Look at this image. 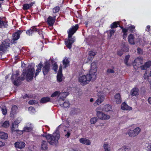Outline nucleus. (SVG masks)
Wrapping results in <instances>:
<instances>
[{
    "label": "nucleus",
    "instance_id": "nucleus-18",
    "mask_svg": "<svg viewBox=\"0 0 151 151\" xmlns=\"http://www.w3.org/2000/svg\"><path fill=\"white\" fill-rule=\"evenodd\" d=\"M33 128L32 125L30 123H28L24 128L23 131L24 132H29L32 130Z\"/></svg>",
    "mask_w": 151,
    "mask_h": 151
},
{
    "label": "nucleus",
    "instance_id": "nucleus-43",
    "mask_svg": "<svg viewBox=\"0 0 151 151\" xmlns=\"http://www.w3.org/2000/svg\"><path fill=\"white\" fill-rule=\"evenodd\" d=\"M122 151H129L131 150V148L127 146H124L122 147L121 148Z\"/></svg>",
    "mask_w": 151,
    "mask_h": 151
},
{
    "label": "nucleus",
    "instance_id": "nucleus-13",
    "mask_svg": "<svg viewBox=\"0 0 151 151\" xmlns=\"http://www.w3.org/2000/svg\"><path fill=\"white\" fill-rule=\"evenodd\" d=\"M25 144L23 142H17L15 143L14 145L16 148L22 149L24 148L25 146Z\"/></svg>",
    "mask_w": 151,
    "mask_h": 151
},
{
    "label": "nucleus",
    "instance_id": "nucleus-5",
    "mask_svg": "<svg viewBox=\"0 0 151 151\" xmlns=\"http://www.w3.org/2000/svg\"><path fill=\"white\" fill-rule=\"evenodd\" d=\"M19 74L18 71H17L16 73L14 75H12L11 77V79L13 81L14 84L16 86L18 85L20 81V80H23L24 78V77H21L20 78L18 77Z\"/></svg>",
    "mask_w": 151,
    "mask_h": 151
},
{
    "label": "nucleus",
    "instance_id": "nucleus-47",
    "mask_svg": "<svg viewBox=\"0 0 151 151\" xmlns=\"http://www.w3.org/2000/svg\"><path fill=\"white\" fill-rule=\"evenodd\" d=\"M134 130L136 136L139 133L141 130V129L138 127L134 129Z\"/></svg>",
    "mask_w": 151,
    "mask_h": 151
},
{
    "label": "nucleus",
    "instance_id": "nucleus-57",
    "mask_svg": "<svg viewBox=\"0 0 151 151\" xmlns=\"http://www.w3.org/2000/svg\"><path fill=\"white\" fill-rule=\"evenodd\" d=\"M147 151H151V144H149L147 147Z\"/></svg>",
    "mask_w": 151,
    "mask_h": 151
},
{
    "label": "nucleus",
    "instance_id": "nucleus-25",
    "mask_svg": "<svg viewBox=\"0 0 151 151\" xmlns=\"http://www.w3.org/2000/svg\"><path fill=\"white\" fill-rule=\"evenodd\" d=\"M69 95V93L68 92H60L59 95L60 98L59 99H64Z\"/></svg>",
    "mask_w": 151,
    "mask_h": 151
},
{
    "label": "nucleus",
    "instance_id": "nucleus-46",
    "mask_svg": "<svg viewBox=\"0 0 151 151\" xmlns=\"http://www.w3.org/2000/svg\"><path fill=\"white\" fill-rule=\"evenodd\" d=\"M21 121V118H18L16 119L12 124L15 125V126H17V127H18V124Z\"/></svg>",
    "mask_w": 151,
    "mask_h": 151
},
{
    "label": "nucleus",
    "instance_id": "nucleus-55",
    "mask_svg": "<svg viewBox=\"0 0 151 151\" xmlns=\"http://www.w3.org/2000/svg\"><path fill=\"white\" fill-rule=\"evenodd\" d=\"M107 72L108 73H114V70L111 69H108Z\"/></svg>",
    "mask_w": 151,
    "mask_h": 151
},
{
    "label": "nucleus",
    "instance_id": "nucleus-41",
    "mask_svg": "<svg viewBox=\"0 0 151 151\" xmlns=\"http://www.w3.org/2000/svg\"><path fill=\"white\" fill-rule=\"evenodd\" d=\"M105 151H110V145L108 144H104L103 146Z\"/></svg>",
    "mask_w": 151,
    "mask_h": 151
},
{
    "label": "nucleus",
    "instance_id": "nucleus-32",
    "mask_svg": "<svg viewBox=\"0 0 151 151\" xmlns=\"http://www.w3.org/2000/svg\"><path fill=\"white\" fill-rule=\"evenodd\" d=\"M115 31V30L114 29H111L109 30V31H107L108 33V38L110 39L111 36L114 35Z\"/></svg>",
    "mask_w": 151,
    "mask_h": 151
},
{
    "label": "nucleus",
    "instance_id": "nucleus-33",
    "mask_svg": "<svg viewBox=\"0 0 151 151\" xmlns=\"http://www.w3.org/2000/svg\"><path fill=\"white\" fill-rule=\"evenodd\" d=\"M63 63L64 67L65 68L67 67L69 64V61L67 58H65L63 60Z\"/></svg>",
    "mask_w": 151,
    "mask_h": 151
},
{
    "label": "nucleus",
    "instance_id": "nucleus-22",
    "mask_svg": "<svg viewBox=\"0 0 151 151\" xmlns=\"http://www.w3.org/2000/svg\"><path fill=\"white\" fill-rule=\"evenodd\" d=\"M42 64L41 63H40L39 64L36 65L37 68L36 70V72L35 75V77L37 76L40 72L41 71Z\"/></svg>",
    "mask_w": 151,
    "mask_h": 151
},
{
    "label": "nucleus",
    "instance_id": "nucleus-7",
    "mask_svg": "<svg viewBox=\"0 0 151 151\" xmlns=\"http://www.w3.org/2000/svg\"><path fill=\"white\" fill-rule=\"evenodd\" d=\"M143 63L142 58L141 57H138L134 61L133 65L135 69H137L139 67L141 68V65Z\"/></svg>",
    "mask_w": 151,
    "mask_h": 151
},
{
    "label": "nucleus",
    "instance_id": "nucleus-40",
    "mask_svg": "<svg viewBox=\"0 0 151 151\" xmlns=\"http://www.w3.org/2000/svg\"><path fill=\"white\" fill-rule=\"evenodd\" d=\"M50 101V98L48 97H44L42 98L40 102L42 103H44Z\"/></svg>",
    "mask_w": 151,
    "mask_h": 151
},
{
    "label": "nucleus",
    "instance_id": "nucleus-31",
    "mask_svg": "<svg viewBox=\"0 0 151 151\" xmlns=\"http://www.w3.org/2000/svg\"><path fill=\"white\" fill-rule=\"evenodd\" d=\"M8 137V134L4 132L0 131V138L2 139H6Z\"/></svg>",
    "mask_w": 151,
    "mask_h": 151
},
{
    "label": "nucleus",
    "instance_id": "nucleus-53",
    "mask_svg": "<svg viewBox=\"0 0 151 151\" xmlns=\"http://www.w3.org/2000/svg\"><path fill=\"white\" fill-rule=\"evenodd\" d=\"M52 68L55 71H57V69L58 68V66L56 63H54L52 65Z\"/></svg>",
    "mask_w": 151,
    "mask_h": 151
},
{
    "label": "nucleus",
    "instance_id": "nucleus-20",
    "mask_svg": "<svg viewBox=\"0 0 151 151\" xmlns=\"http://www.w3.org/2000/svg\"><path fill=\"white\" fill-rule=\"evenodd\" d=\"M139 90L137 88H133L131 90L130 93L132 96H137L139 95Z\"/></svg>",
    "mask_w": 151,
    "mask_h": 151
},
{
    "label": "nucleus",
    "instance_id": "nucleus-61",
    "mask_svg": "<svg viewBox=\"0 0 151 151\" xmlns=\"http://www.w3.org/2000/svg\"><path fill=\"white\" fill-rule=\"evenodd\" d=\"M123 52L122 50H119L117 52V54L119 56L122 55L123 54Z\"/></svg>",
    "mask_w": 151,
    "mask_h": 151
},
{
    "label": "nucleus",
    "instance_id": "nucleus-38",
    "mask_svg": "<svg viewBox=\"0 0 151 151\" xmlns=\"http://www.w3.org/2000/svg\"><path fill=\"white\" fill-rule=\"evenodd\" d=\"M122 47L124 50V51L126 52L128 50V46L127 45H126L124 42L122 43Z\"/></svg>",
    "mask_w": 151,
    "mask_h": 151
},
{
    "label": "nucleus",
    "instance_id": "nucleus-30",
    "mask_svg": "<svg viewBox=\"0 0 151 151\" xmlns=\"http://www.w3.org/2000/svg\"><path fill=\"white\" fill-rule=\"evenodd\" d=\"M134 132V129L132 130L130 129L128 131L127 133L129 136L131 137H134L136 136Z\"/></svg>",
    "mask_w": 151,
    "mask_h": 151
},
{
    "label": "nucleus",
    "instance_id": "nucleus-44",
    "mask_svg": "<svg viewBox=\"0 0 151 151\" xmlns=\"http://www.w3.org/2000/svg\"><path fill=\"white\" fill-rule=\"evenodd\" d=\"M60 94V91H57L53 93L51 96V97H54L58 96L59 97Z\"/></svg>",
    "mask_w": 151,
    "mask_h": 151
},
{
    "label": "nucleus",
    "instance_id": "nucleus-6",
    "mask_svg": "<svg viewBox=\"0 0 151 151\" xmlns=\"http://www.w3.org/2000/svg\"><path fill=\"white\" fill-rule=\"evenodd\" d=\"M98 99L94 103V106H97L101 104L104 99V93L103 92L100 91L97 93Z\"/></svg>",
    "mask_w": 151,
    "mask_h": 151
},
{
    "label": "nucleus",
    "instance_id": "nucleus-2",
    "mask_svg": "<svg viewBox=\"0 0 151 151\" xmlns=\"http://www.w3.org/2000/svg\"><path fill=\"white\" fill-rule=\"evenodd\" d=\"M78 28V24H76L75 26H72L67 31L68 38L65 40V42L66 47L69 49L71 48L72 45L75 40V37H72Z\"/></svg>",
    "mask_w": 151,
    "mask_h": 151
},
{
    "label": "nucleus",
    "instance_id": "nucleus-59",
    "mask_svg": "<svg viewBox=\"0 0 151 151\" xmlns=\"http://www.w3.org/2000/svg\"><path fill=\"white\" fill-rule=\"evenodd\" d=\"M35 103H36V101L34 100H31L29 101V104L31 105Z\"/></svg>",
    "mask_w": 151,
    "mask_h": 151
},
{
    "label": "nucleus",
    "instance_id": "nucleus-17",
    "mask_svg": "<svg viewBox=\"0 0 151 151\" xmlns=\"http://www.w3.org/2000/svg\"><path fill=\"white\" fill-rule=\"evenodd\" d=\"M50 69V65L47 63L42 68V71L44 75L47 74Z\"/></svg>",
    "mask_w": 151,
    "mask_h": 151
},
{
    "label": "nucleus",
    "instance_id": "nucleus-26",
    "mask_svg": "<svg viewBox=\"0 0 151 151\" xmlns=\"http://www.w3.org/2000/svg\"><path fill=\"white\" fill-rule=\"evenodd\" d=\"M96 52L95 51H91L88 53V55L89 56L88 57V59L89 61L91 60L94 56L96 55Z\"/></svg>",
    "mask_w": 151,
    "mask_h": 151
},
{
    "label": "nucleus",
    "instance_id": "nucleus-12",
    "mask_svg": "<svg viewBox=\"0 0 151 151\" xmlns=\"http://www.w3.org/2000/svg\"><path fill=\"white\" fill-rule=\"evenodd\" d=\"M55 16L52 17L50 16L47 20V22L49 26L52 27L55 23Z\"/></svg>",
    "mask_w": 151,
    "mask_h": 151
},
{
    "label": "nucleus",
    "instance_id": "nucleus-27",
    "mask_svg": "<svg viewBox=\"0 0 151 151\" xmlns=\"http://www.w3.org/2000/svg\"><path fill=\"white\" fill-rule=\"evenodd\" d=\"M35 2H32L29 4H25L23 5V9L24 10H27L32 7L34 4Z\"/></svg>",
    "mask_w": 151,
    "mask_h": 151
},
{
    "label": "nucleus",
    "instance_id": "nucleus-54",
    "mask_svg": "<svg viewBox=\"0 0 151 151\" xmlns=\"http://www.w3.org/2000/svg\"><path fill=\"white\" fill-rule=\"evenodd\" d=\"M23 132H24L23 129L22 130H20L18 129L17 131L15 133H16L17 134H23Z\"/></svg>",
    "mask_w": 151,
    "mask_h": 151
},
{
    "label": "nucleus",
    "instance_id": "nucleus-63",
    "mask_svg": "<svg viewBox=\"0 0 151 151\" xmlns=\"http://www.w3.org/2000/svg\"><path fill=\"white\" fill-rule=\"evenodd\" d=\"M148 102L150 105H151V97H149L148 100H147Z\"/></svg>",
    "mask_w": 151,
    "mask_h": 151
},
{
    "label": "nucleus",
    "instance_id": "nucleus-8",
    "mask_svg": "<svg viewBox=\"0 0 151 151\" xmlns=\"http://www.w3.org/2000/svg\"><path fill=\"white\" fill-rule=\"evenodd\" d=\"M96 115L99 119L103 120H108L110 118L109 115L105 114L100 111H97Z\"/></svg>",
    "mask_w": 151,
    "mask_h": 151
},
{
    "label": "nucleus",
    "instance_id": "nucleus-39",
    "mask_svg": "<svg viewBox=\"0 0 151 151\" xmlns=\"http://www.w3.org/2000/svg\"><path fill=\"white\" fill-rule=\"evenodd\" d=\"M127 28L128 30H129L131 32H133L135 31V26L134 25H130Z\"/></svg>",
    "mask_w": 151,
    "mask_h": 151
},
{
    "label": "nucleus",
    "instance_id": "nucleus-23",
    "mask_svg": "<svg viewBox=\"0 0 151 151\" xmlns=\"http://www.w3.org/2000/svg\"><path fill=\"white\" fill-rule=\"evenodd\" d=\"M151 65V61H149L146 62L144 65L141 66L142 70H145L149 68Z\"/></svg>",
    "mask_w": 151,
    "mask_h": 151
},
{
    "label": "nucleus",
    "instance_id": "nucleus-28",
    "mask_svg": "<svg viewBox=\"0 0 151 151\" xmlns=\"http://www.w3.org/2000/svg\"><path fill=\"white\" fill-rule=\"evenodd\" d=\"M7 25V22L4 21V19L0 18V27H5Z\"/></svg>",
    "mask_w": 151,
    "mask_h": 151
},
{
    "label": "nucleus",
    "instance_id": "nucleus-42",
    "mask_svg": "<svg viewBox=\"0 0 151 151\" xmlns=\"http://www.w3.org/2000/svg\"><path fill=\"white\" fill-rule=\"evenodd\" d=\"M18 127H17V126H15V125L12 124V125L11 128V130L12 132L15 133L18 130Z\"/></svg>",
    "mask_w": 151,
    "mask_h": 151
},
{
    "label": "nucleus",
    "instance_id": "nucleus-35",
    "mask_svg": "<svg viewBox=\"0 0 151 151\" xmlns=\"http://www.w3.org/2000/svg\"><path fill=\"white\" fill-rule=\"evenodd\" d=\"M128 29L127 28H126L125 29H123V30H122V32L123 33V37L124 39H125L127 37L128 34Z\"/></svg>",
    "mask_w": 151,
    "mask_h": 151
},
{
    "label": "nucleus",
    "instance_id": "nucleus-4",
    "mask_svg": "<svg viewBox=\"0 0 151 151\" xmlns=\"http://www.w3.org/2000/svg\"><path fill=\"white\" fill-rule=\"evenodd\" d=\"M35 73L34 66L29 65L27 70H24L23 71V75L24 76H26V79L28 81H30L33 78Z\"/></svg>",
    "mask_w": 151,
    "mask_h": 151
},
{
    "label": "nucleus",
    "instance_id": "nucleus-62",
    "mask_svg": "<svg viewBox=\"0 0 151 151\" xmlns=\"http://www.w3.org/2000/svg\"><path fill=\"white\" fill-rule=\"evenodd\" d=\"M137 51L140 54H142V50L140 48H137Z\"/></svg>",
    "mask_w": 151,
    "mask_h": 151
},
{
    "label": "nucleus",
    "instance_id": "nucleus-29",
    "mask_svg": "<svg viewBox=\"0 0 151 151\" xmlns=\"http://www.w3.org/2000/svg\"><path fill=\"white\" fill-rule=\"evenodd\" d=\"M111 109V106L107 104L105 105L103 109L102 110L106 112H108L110 111Z\"/></svg>",
    "mask_w": 151,
    "mask_h": 151
},
{
    "label": "nucleus",
    "instance_id": "nucleus-15",
    "mask_svg": "<svg viewBox=\"0 0 151 151\" xmlns=\"http://www.w3.org/2000/svg\"><path fill=\"white\" fill-rule=\"evenodd\" d=\"M62 67L61 65L60 66L57 75V80L58 82H60L62 80Z\"/></svg>",
    "mask_w": 151,
    "mask_h": 151
},
{
    "label": "nucleus",
    "instance_id": "nucleus-56",
    "mask_svg": "<svg viewBox=\"0 0 151 151\" xmlns=\"http://www.w3.org/2000/svg\"><path fill=\"white\" fill-rule=\"evenodd\" d=\"M144 77L145 79L149 80V76L147 74V73L146 72L144 75ZM149 81V80H148Z\"/></svg>",
    "mask_w": 151,
    "mask_h": 151
},
{
    "label": "nucleus",
    "instance_id": "nucleus-60",
    "mask_svg": "<svg viewBox=\"0 0 151 151\" xmlns=\"http://www.w3.org/2000/svg\"><path fill=\"white\" fill-rule=\"evenodd\" d=\"M38 29L37 31H36V32H38V33L39 34L41 35L42 37H43V32L41 30H39L38 29Z\"/></svg>",
    "mask_w": 151,
    "mask_h": 151
},
{
    "label": "nucleus",
    "instance_id": "nucleus-37",
    "mask_svg": "<svg viewBox=\"0 0 151 151\" xmlns=\"http://www.w3.org/2000/svg\"><path fill=\"white\" fill-rule=\"evenodd\" d=\"M41 148L43 150H46L47 148V143L45 141H42L41 144Z\"/></svg>",
    "mask_w": 151,
    "mask_h": 151
},
{
    "label": "nucleus",
    "instance_id": "nucleus-49",
    "mask_svg": "<svg viewBox=\"0 0 151 151\" xmlns=\"http://www.w3.org/2000/svg\"><path fill=\"white\" fill-rule=\"evenodd\" d=\"M2 112L3 115H5L6 114L7 111L5 106L1 108Z\"/></svg>",
    "mask_w": 151,
    "mask_h": 151
},
{
    "label": "nucleus",
    "instance_id": "nucleus-24",
    "mask_svg": "<svg viewBox=\"0 0 151 151\" xmlns=\"http://www.w3.org/2000/svg\"><path fill=\"white\" fill-rule=\"evenodd\" d=\"M121 109L123 110H130L132 109L131 107L129 106L125 102L123 103L121 105Z\"/></svg>",
    "mask_w": 151,
    "mask_h": 151
},
{
    "label": "nucleus",
    "instance_id": "nucleus-1",
    "mask_svg": "<svg viewBox=\"0 0 151 151\" xmlns=\"http://www.w3.org/2000/svg\"><path fill=\"white\" fill-rule=\"evenodd\" d=\"M97 68L95 63L93 62L91 64V68L89 74L85 75L79 76V82L84 85L89 83L90 81H93L96 78Z\"/></svg>",
    "mask_w": 151,
    "mask_h": 151
},
{
    "label": "nucleus",
    "instance_id": "nucleus-51",
    "mask_svg": "<svg viewBox=\"0 0 151 151\" xmlns=\"http://www.w3.org/2000/svg\"><path fill=\"white\" fill-rule=\"evenodd\" d=\"M60 9V7L58 6L55 7L53 9V12L55 13L58 12L59 11Z\"/></svg>",
    "mask_w": 151,
    "mask_h": 151
},
{
    "label": "nucleus",
    "instance_id": "nucleus-16",
    "mask_svg": "<svg viewBox=\"0 0 151 151\" xmlns=\"http://www.w3.org/2000/svg\"><path fill=\"white\" fill-rule=\"evenodd\" d=\"M36 26L31 27L30 29L27 30L26 32L27 35L29 36L31 35L34 32L37 31L38 29L36 28Z\"/></svg>",
    "mask_w": 151,
    "mask_h": 151
},
{
    "label": "nucleus",
    "instance_id": "nucleus-36",
    "mask_svg": "<svg viewBox=\"0 0 151 151\" xmlns=\"http://www.w3.org/2000/svg\"><path fill=\"white\" fill-rule=\"evenodd\" d=\"M1 125L3 127L7 128L9 126V121H6L1 123Z\"/></svg>",
    "mask_w": 151,
    "mask_h": 151
},
{
    "label": "nucleus",
    "instance_id": "nucleus-19",
    "mask_svg": "<svg viewBox=\"0 0 151 151\" xmlns=\"http://www.w3.org/2000/svg\"><path fill=\"white\" fill-rule=\"evenodd\" d=\"M128 41L129 43L132 45L135 44L134 40L135 38L134 36L132 34L129 35L128 37Z\"/></svg>",
    "mask_w": 151,
    "mask_h": 151
},
{
    "label": "nucleus",
    "instance_id": "nucleus-64",
    "mask_svg": "<svg viewBox=\"0 0 151 151\" xmlns=\"http://www.w3.org/2000/svg\"><path fill=\"white\" fill-rule=\"evenodd\" d=\"M4 142L0 141V147L4 146Z\"/></svg>",
    "mask_w": 151,
    "mask_h": 151
},
{
    "label": "nucleus",
    "instance_id": "nucleus-45",
    "mask_svg": "<svg viewBox=\"0 0 151 151\" xmlns=\"http://www.w3.org/2000/svg\"><path fill=\"white\" fill-rule=\"evenodd\" d=\"M118 22H114L111 24V29L117 28L118 27Z\"/></svg>",
    "mask_w": 151,
    "mask_h": 151
},
{
    "label": "nucleus",
    "instance_id": "nucleus-14",
    "mask_svg": "<svg viewBox=\"0 0 151 151\" xmlns=\"http://www.w3.org/2000/svg\"><path fill=\"white\" fill-rule=\"evenodd\" d=\"M79 141L81 143L86 145H89L91 144L90 141L86 138H81L79 139Z\"/></svg>",
    "mask_w": 151,
    "mask_h": 151
},
{
    "label": "nucleus",
    "instance_id": "nucleus-21",
    "mask_svg": "<svg viewBox=\"0 0 151 151\" xmlns=\"http://www.w3.org/2000/svg\"><path fill=\"white\" fill-rule=\"evenodd\" d=\"M114 97L116 103L118 104H120L122 101L120 94L119 93L116 94Z\"/></svg>",
    "mask_w": 151,
    "mask_h": 151
},
{
    "label": "nucleus",
    "instance_id": "nucleus-58",
    "mask_svg": "<svg viewBox=\"0 0 151 151\" xmlns=\"http://www.w3.org/2000/svg\"><path fill=\"white\" fill-rule=\"evenodd\" d=\"M70 133L69 131L66 132V134H65V136L67 138H68L70 136Z\"/></svg>",
    "mask_w": 151,
    "mask_h": 151
},
{
    "label": "nucleus",
    "instance_id": "nucleus-10",
    "mask_svg": "<svg viewBox=\"0 0 151 151\" xmlns=\"http://www.w3.org/2000/svg\"><path fill=\"white\" fill-rule=\"evenodd\" d=\"M59 104L62 107L64 108L69 107L70 106V104L68 100L65 101L64 99H58V100Z\"/></svg>",
    "mask_w": 151,
    "mask_h": 151
},
{
    "label": "nucleus",
    "instance_id": "nucleus-52",
    "mask_svg": "<svg viewBox=\"0 0 151 151\" xmlns=\"http://www.w3.org/2000/svg\"><path fill=\"white\" fill-rule=\"evenodd\" d=\"M129 57H130V56L129 55H127L126 56V57H125V59H124V63H125V64L127 65H128L127 63H128V61L129 60Z\"/></svg>",
    "mask_w": 151,
    "mask_h": 151
},
{
    "label": "nucleus",
    "instance_id": "nucleus-3",
    "mask_svg": "<svg viewBox=\"0 0 151 151\" xmlns=\"http://www.w3.org/2000/svg\"><path fill=\"white\" fill-rule=\"evenodd\" d=\"M59 126L55 132L53 134H48L42 135L43 137L46 138L48 142L52 145H57L58 144V140L60 138V135L58 131Z\"/></svg>",
    "mask_w": 151,
    "mask_h": 151
},
{
    "label": "nucleus",
    "instance_id": "nucleus-9",
    "mask_svg": "<svg viewBox=\"0 0 151 151\" xmlns=\"http://www.w3.org/2000/svg\"><path fill=\"white\" fill-rule=\"evenodd\" d=\"M7 40L4 41L1 45H0V51L4 52L9 46V43Z\"/></svg>",
    "mask_w": 151,
    "mask_h": 151
},
{
    "label": "nucleus",
    "instance_id": "nucleus-11",
    "mask_svg": "<svg viewBox=\"0 0 151 151\" xmlns=\"http://www.w3.org/2000/svg\"><path fill=\"white\" fill-rule=\"evenodd\" d=\"M22 31L19 30L13 34L12 43H14L15 41L18 40L19 38L20 35L22 33Z\"/></svg>",
    "mask_w": 151,
    "mask_h": 151
},
{
    "label": "nucleus",
    "instance_id": "nucleus-34",
    "mask_svg": "<svg viewBox=\"0 0 151 151\" xmlns=\"http://www.w3.org/2000/svg\"><path fill=\"white\" fill-rule=\"evenodd\" d=\"M18 109L17 107L15 105L12 106L11 109V114L14 115L16 113Z\"/></svg>",
    "mask_w": 151,
    "mask_h": 151
},
{
    "label": "nucleus",
    "instance_id": "nucleus-50",
    "mask_svg": "<svg viewBox=\"0 0 151 151\" xmlns=\"http://www.w3.org/2000/svg\"><path fill=\"white\" fill-rule=\"evenodd\" d=\"M28 110L29 112L31 113V114H33L35 112V109H34L33 107H30L28 109Z\"/></svg>",
    "mask_w": 151,
    "mask_h": 151
},
{
    "label": "nucleus",
    "instance_id": "nucleus-48",
    "mask_svg": "<svg viewBox=\"0 0 151 151\" xmlns=\"http://www.w3.org/2000/svg\"><path fill=\"white\" fill-rule=\"evenodd\" d=\"M97 120V118L96 117H93L91 119L90 122L91 124H93L96 123Z\"/></svg>",
    "mask_w": 151,
    "mask_h": 151
}]
</instances>
